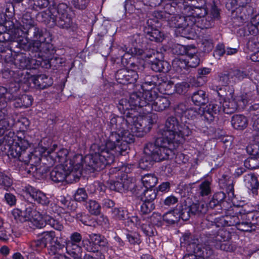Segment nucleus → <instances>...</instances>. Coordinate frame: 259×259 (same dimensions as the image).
Returning <instances> with one entry per match:
<instances>
[{"label": "nucleus", "mask_w": 259, "mask_h": 259, "mask_svg": "<svg viewBox=\"0 0 259 259\" xmlns=\"http://www.w3.org/2000/svg\"><path fill=\"white\" fill-rule=\"evenodd\" d=\"M213 245L216 248L220 247L221 250L226 251H233L236 248V244L226 241L221 243L214 244Z\"/></svg>", "instance_id": "nucleus-56"}, {"label": "nucleus", "mask_w": 259, "mask_h": 259, "mask_svg": "<svg viewBox=\"0 0 259 259\" xmlns=\"http://www.w3.org/2000/svg\"><path fill=\"white\" fill-rule=\"evenodd\" d=\"M200 5H195V25L201 29L208 28L211 26V20H207V11L206 7V0H195Z\"/></svg>", "instance_id": "nucleus-12"}, {"label": "nucleus", "mask_w": 259, "mask_h": 259, "mask_svg": "<svg viewBox=\"0 0 259 259\" xmlns=\"http://www.w3.org/2000/svg\"><path fill=\"white\" fill-rule=\"evenodd\" d=\"M184 117L188 119L185 121L186 124H187L189 127L192 126L194 121V110L193 108L188 109L184 112Z\"/></svg>", "instance_id": "nucleus-58"}, {"label": "nucleus", "mask_w": 259, "mask_h": 259, "mask_svg": "<svg viewBox=\"0 0 259 259\" xmlns=\"http://www.w3.org/2000/svg\"><path fill=\"white\" fill-rule=\"evenodd\" d=\"M69 9L64 4H60L57 7V25L61 28L68 29L72 25V21L68 14Z\"/></svg>", "instance_id": "nucleus-15"}, {"label": "nucleus", "mask_w": 259, "mask_h": 259, "mask_svg": "<svg viewBox=\"0 0 259 259\" xmlns=\"http://www.w3.org/2000/svg\"><path fill=\"white\" fill-rule=\"evenodd\" d=\"M123 51L125 52V53L131 54L132 56H137L141 57L143 59L144 54L145 51L143 50L138 48L137 47L128 49L126 47L123 48Z\"/></svg>", "instance_id": "nucleus-54"}, {"label": "nucleus", "mask_w": 259, "mask_h": 259, "mask_svg": "<svg viewBox=\"0 0 259 259\" xmlns=\"http://www.w3.org/2000/svg\"><path fill=\"white\" fill-rule=\"evenodd\" d=\"M181 241L182 244H184L187 252H191L192 249H194V242L193 239V236L190 233H185Z\"/></svg>", "instance_id": "nucleus-47"}, {"label": "nucleus", "mask_w": 259, "mask_h": 259, "mask_svg": "<svg viewBox=\"0 0 259 259\" xmlns=\"http://www.w3.org/2000/svg\"><path fill=\"white\" fill-rule=\"evenodd\" d=\"M32 213L31 208H27L25 211H22L18 208L14 209L12 211V214L18 223H24L30 220V215Z\"/></svg>", "instance_id": "nucleus-21"}, {"label": "nucleus", "mask_w": 259, "mask_h": 259, "mask_svg": "<svg viewBox=\"0 0 259 259\" xmlns=\"http://www.w3.org/2000/svg\"><path fill=\"white\" fill-rule=\"evenodd\" d=\"M86 207L91 214L97 215L100 213L101 206L95 200H89L87 203Z\"/></svg>", "instance_id": "nucleus-48"}, {"label": "nucleus", "mask_w": 259, "mask_h": 259, "mask_svg": "<svg viewBox=\"0 0 259 259\" xmlns=\"http://www.w3.org/2000/svg\"><path fill=\"white\" fill-rule=\"evenodd\" d=\"M67 253L74 259H81L82 256V247L80 244L65 247Z\"/></svg>", "instance_id": "nucleus-37"}, {"label": "nucleus", "mask_w": 259, "mask_h": 259, "mask_svg": "<svg viewBox=\"0 0 259 259\" xmlns=\"http://www.w3.org/2000/svg\"><path fill=\"white\" fill-rule=\"evenodd\" d=\"M141 95L140 93L133 92L130 95L129 99L122 98L120 100L117 105L119 111L125 115L126 113L128 112L134 113V115L138 116V114L135 112L134 108H143V106H141V105H138V104H135V102L136 101L138 102L139 101L140 103L143 102V99L140 97Z\"/></svg>", "instance_id": "nucleus-9"}, {"label": "nucleus", "mask_w": 259, "mask_h": 259, "mask_svg": "<svg viewBox=\"0 0 259 259\" xmlns=\"http://www.w3.org/2000/svg\"><path fill=\"white\" fill-rule=\"evenodd\" d=\"M141 181L146 188H151L155 186L158 179L154 174H147L142 177Z\"/></svg>", "instance_id": "nucleus-40"}, {"label": "nucleus", "mask_w": 259, "mask_h": 259, "mask_svg": "<svg viewBox=\"0 0 259 259\" xmlns=\"http://www.w3.org/2000/svg\"><path fill=\"white\" fill-rule=\"evenodd\" d=\"M230 238V233L225 229L219 230L215 238H212V240L209 242L211 245L216 243H221L225 242ZM205 243H199L195 247V259H205L210 257L213 254V250Z\"/></svg>", "instance_id": "nucleus-8"}, {"label": "nucleus", "mask_w": 259, "mask_h": 259, "mask_svg": "<svg viewBox=\"0 0 259 259\" xmlns=\"http://www.w3.org/2000/svg\"><path fill=\"white\" fill-rule=\"evenodd\" d=\"M126 84H134L139 77V75L135 70L126 69Z\"/></svg>", "instance_id": "nucleus-55"}, {"label": "nucleus", "mask_w": 259, "mask_h": 259, "mask_svg": "<svg viewBox=\"0 0 259 259\" xmlns=\"http://www.w3.org/2000/svg\"><path fill=\"white\" fill-rule=\"evenodd\" d=\"M55 237V234L54 232H45L42 234V237L39 239L41 243V245L45 248L49 242L53 240Z\"/></svg>", "instance_id": "nucleus-50"}, {"label": "nucleus", "mask_w": 259, "mask_h": 259, "mask_svg": "<svg viewBox=\"0 0 259 259\" xmlns=\"http://www.w3.org/2000/svg\"><path fill=\"white\" fill-rule=\"evenodd\" d=\"M4 110H0V136L3 135L6 131L9 130L11 124L8 118L6 117Z\"/></svg>", "instance_id": "nucleus-39"}, {"label": "nucleus", "mask_w": 259, "mask_h": 259, "mask_svg": "<svg viewBox=\"0 0 259 259\" xmlns=\"http://www.w3.org/2000/svg\"><path fill=\"white\" fill-rule=\"evenodd\" d=\"M53 79L51 77L45 74L37 75L33 79V83L39 89H44L53 84Z\"/></svg>", "instance_id": "nucleus-23"}, {"label": "nucleus", "mask_w": 259, "mask_h": 259, "mask_svg": "<svg viewBox=\"0 0 259 259\" xmlns=\"http://www.w3.org/2000/svg\"><path fill=\"white\" fill-rule=\"evenodd\" d=\"M154 208L153 202L143 201L140 207V212L142 214H147L151 212Z\"/></svg>", "instance_id": "nucleus-57"}, {"label": "nucleus", "mask_w": 259, "mask_h": 259, "mask_svg": "<svg viewBox=\"0 0 259 259\" xmlns=\"http://www.w3.org/2000/svg\"><path fill=\"white\" fill-rule=\"evenodd\" d=\"M250 112L252 115L253 130L257 133L254 135L259 139V104L252 105L251 107ZM258 142H259V141Z\"/></svg>", "instance_id": "nucleus-27"}, {"label": "nucleus", "mask_w": 259, "mask_h": 259, "mask_svg": "<svg viewBox=\"0 0 259 259\" xmlns=\"http://www.w3.org/2000/svg\"><path fill=\"white\" fill-rule=\"evenodd\" d=\"M89 237V239H84L82 240V246L88 252H97L98 246H104L107 244L104 237L99 234H93L90 235Z\"/></svg>", "instance_id": "nucleus-14"}, {"label": "nucleus", "mask_w": 259, "mask_h": 259, "mask_svg": "<svg viewBox=\"0 0 259 259\" xmlns=\"http://www.w3.org/2000/svg\"><path fill=\"white\" fill-rule=\"evenodd\" d=\"M191 131L188 125H183L177 118L168 117L165 122L164 129L158 132L155 143H149L144 147V156L140 160L141 168L150 167L153 162H159L169 158L174 154V144L182 142L184 136H188Z\"/></svg>", "instance_id": "nucleus-1"}, {"label": "nucleus", "mask_w": 259, "mask_h": 259, "mask_svg": "<svg viewBox=\"0 0 259 259\" xmlns=\"http://www.w3.org/2000/svg\"><path fill=\"white\" fill-rule=\"evenodd\" d=\"M18 26L19 28L15 32L18 33L21 37L26 36V39L39 44L40 47L46 45L45 35L42 30L35 26L34 20L29 13L23 14L21 22Z\"/></svg>", "instance_id": "nucleus-6"}, {"label": "nucleus", "mask_w": 259, "mask_h": 259, "mask_svg": "<svg viewBox=\"0 0 259 259\" xmlns=\"http://www.w3.org/2000/svg\"><path fill=\"white\" fill-rule=\"evenodd\" d=\"M157 192L158 191L153 188H146L141 195V200L142 201L153 202L157 196Z\"/></svg>", "instance_id": "nucleus-42"}, {"label": "nucleus", "mask_w": 259, "mask_h": 259, "mask_svg": "<svg viewBox=\"0 0 259 259\" xmlns=\"http://www.w3.org/2000/svg\"><path fill=\"white\" fill-rule=\"evenodd\" d=\"M127 142L119 133L110 134L105 144H94L91 148L94 152L85 156V167L90 172L100 171L114 161L115 154L123 155L128 149Z\"/></svg>", "instance_id": "nucleus-3"}, {"label": "nucleus", "mask_w": 259, "mask_h": 259, "mask_svg": "<svg viewBox=\"0 0 259 259\" xmlns=\"http://www.w3.org/2000/svg\"><path fill=\"white\" fill-rule=\"evenodd\" d=\"M190 85L186 82L178 83L175 85V90L179 94L186 93L190 88Z\"/></svg>", "instance_id": "nucleus-62"}, {"label": "nucleus", "mask_w": 259, "mask_h": 259, "mask_svg": "<svg viewBox=\"0 0 259 259\" xmlns=\"http://www.w3.org/2000/svg\"><path fill=\"white\" fill-rule=\"evenodd\" d=\"M126 69H121L117 71L115 78L117 81L122 84H126Z\"/></svg>", "instance_id": "nucleus-59"}, {"label": "nucleus", "mask_w": 259, "mask_h": 259, "mask_svg": "<svg viewBox=\"0 0 259 259\" xmlns=\"http://www.w3.org/2000/svg\"><path fill=\"white\" fill-rule=\"evenodd\" d=\"M112 217L117 220H124L127 217L126 211L121 208H114L112 210Z\"/></svg>", "instance_id": "nucleus-51"}, {"label": "nucleus", "mask_w": 259, "mask_h": 259, "mask_svg": "<svg viewBox=\"0 0 259 259\" xmlns=\"http://www.w3.org/2000/svg\"><path fill=\"white\" fill-rule=\"evenodd\" d=\"M87 198V193L83 188H79L74 194V199L77 201H84Z\"/></svg>", "instance_id": "nucleus-64"}, {"label": "nucleus", "mask_w": 259, "mask_h": 259, "mask_svg": "<svg viewBox=\"0 0 259 259\" xmlns=\"http://www.w3.org/2000/svg\"><path fill=\"white\" fill-rule=\"evenodd\" d=\"M210 72L211 69L209 68H199L197 70V82H195V85L200 86L204 84L206 82L205 76L210 73Z\"/></svg>", "instance_id": "nucleus-46"}, {"label": "nucleus", "mask_w": 259, "mask_h": 259, "mask_svg": "<svg viewBox=\"0 0 259 259\" xmlns=\"http://www.w3.org/2000/svg\"><path fill=\"white\" fill-rule=\"evenodd\" d=\"M19 63L16 62V64H19V68L22 69H24L27 68H30V64L34 60H29L26 58L25 56H22L17 60Z\"/></svg>", "instance_id": "nucleus-61"}, {"label": "nucleus", "mask_w": 259, "mask_h": 259, "mask_svg": "<svg viewBox=\"0 0 259 259\" xmlns=\"http://www.w3.org/2000/svg\"><path fill=\"white\" fill-rule=\"evenodd\" d=\"M151 68L155 72H168L169 70V64L166 61H162L157 58L151 61Z\"/></svg>", "instance_id": "nucleus-29"}, {"label": "nucleus", "mask_w": 259, "mask_h": 259, "mask_svg": "<svg viewBox=\"0 0 259 259\" xmlns=\"http://www.w3.org/2000/svg\"><path fill=\"white\" fill-rule=\"evenodd\" d=\"M244 183L245 186L251 190L253 194H257V190L259 188V182L254 174L249 173L245 175Z\"/></svg>", "instance_id": "nucleus-20"}, {"label": "nucleus", "mask_w": 259, "mask_h": 259, "mask_svg": "<svg viewBox=\"0 0 259 259\" xmlns=\"http://www.w3.org/2000/svg\"><path fill=\"white\" fill-rule=\"evenodd\" d=\"M57 203L64 213L74 211L76 206L74 202L67 200L65 197L61 196L57 199Z\"/></svg>", "instance_id": "nucleus-24"}, {"label": "nucleus", "mask_w": 259, "mask_h": 259, "mask_svg": "<svg viewBox=\"0 0 259 259\" xmlns=\"http://www.w3.org/2000/svg\"><path fill=\"white\" fill-rule=\"evenodd\" d=\"M27 249L26 251L28 253L27 255V258H29V256H33V253L34 251L40 252L42 249L45 248L43 245H41V243L39 239L33 240L29 242L27 244Z\"/></svg>", "instance_id": "nucleus-35"}, {"label": "nucleus", "mask_w": 259, "mask_h": 259, "mask_svg": "<svg viewBox=\"0 0 259 259\" xmlns=\"http://www.w3.org/2000/svg\"><path fill=\"white\" fill-rule=\"evenodd\" d=\"M1 28L2 30L4 32H6L8 30L13 33L15 38L17 39V41H20L22 40L21 36L18 35V33L15 32V30L19 28V26L14 24L13 22L10 21L6 22L5 26L2 25H0V29Z\"/></svg>", "instance_id": "nucleus-41"}, {"label": "nucleus", "mask_w": 259, "mask_h": 259, "mask_svg": "<svg viewBox=\"0 0 259 259\" xmlns=\"http://www.w3.org/2000/svg\"><path fill=\"white\" fill-rule=\"evenodd\" d=\"M231 124L234 128L242 130L247 127L248 121L244 115L236 114L232 116Z\"/></svg>", "instance_id": "nucleus-25"}, {"label": "nucleus", "mask_w": 259, "mask_h": 259, "mask_svg": "<svg viewBox=\"0 0 259 259\" xmlns=\"http://www.w3.org/2000/svg\"><path fill=\"white\" fill-rule=\"evenodd\" d=\"M243 219L247 220L248 221L252 222V224L259 223V212H249L247 214H243Z\"/></svg>", "instance_id": "nucleus-60"}, {"label": "nucleus", "mask_w": 259, "mask_h": 259, "mask_svg": "<svg viewBox=\"0 0 259 259\" xmlns=\"http://www.w3.org/2000/svg\"><path fill=\"white\" fill-rule=\"evenodd\" d=\"M146 37L151 41L161 42L163 40L164 35L159 30L155 29L146 31Z\"/></svg>", "instance_id": "nucleus-43"}, {"label": "nucleus", "mask_w": 259, "mask_h": 259, "mask_svg": "<svg viewBox=\"0 0 259 259\" xmlns=\"http://www.w3.org/2000/svg\"><path fill=\"white\" fill-rule=\"evenodd\" d=\"M179 210L180 208L176 207L172 210L165 213L163 215V221L168 224L177 223L180 220V215H179Z\"/></svg>", "instance_id": "nucleus-30"}, {"label": "nucleus", "mask_w": 259, "mask_h": 259, "mask_svg": "<svg viewBox=\"0 0 259 259\" xmlns=\"http://www.w3.org/2000/svg\"><path fill=\"white\" fill-rule=\"evenodd\" d=\"M13 99V96L8 92L7 88L0 86V110H5L7 101Z\"/></svg>", "instance_id": "nucleus-33"}, {"label": "nucleus", "mask_w": 259, "mask_h": 259, "mask_svg": "<svg viewBox=\"0 0 259 259\" xmlns=\"http://www.w3.org/2000/svg\"><path fill=\"white\" fill-rule=\"evenodd\" d=\"M90 0H72V4L75 9L84 10L87 8Z\"/></svg>", "instance_id": "nucleus-63"}, {"label": "nucleus", "mask_w": 259, "mask_h": 259, "mask_svg": "<svg viewBox=\"0 0 259 259\" xmlns=\"http://www.w3.org/2000/svg\"><path fill=\"white\" fill-rule=\"evenodd\" d=\"M230 83H235L247 77V75L243 71L234 70L229 71Z\"/></svg>", "instance_id": "nucleus-44"}, {"label": "nucleus", "mask_w": 259, "mask_h": 259, "mask_svg": "<svg viewBox=\"0 0 259 259\" xmlns=\"http://www.w3.org/2000/svg\"><path fill=\"white\" fill-rule=\"evenodd\" d=\"M130 221L137 227L140 228L147 236L152 237L157 234L154 226L151 224L149 220H146V217L139 219L137 216H133L131 218Z\"/></svg>", "instance_id": "nucleus-16"}, {"label": "nucleus", "mask_w": 259, "mask_h": 259, "mask_svg": "<svg viewBox=\"0 0 259 259\" xmlns=\"http://www.w3.org/2000/svg\"><path fill=\"white\" fill-rule=\"evenodd\" d=\"M64 247V245L56 241L48 248V253L51 256L55 259L64 255L61 253Z\"/></svg>", "instance_id": "nucleus-32"}, {"label": "nucleus", "mask_w": 259, "mask_h": 259, "mask_svg": "<svg viewBox=\"0 0 259 259\" xmlns=\"http://www.w3.org/2000/svg\"><path fill=\"white\" fill-rule=\"evenodd\" d=\"M29 146V144L27 140L20 139L17 142H13L9 147L8 151L9 155L18 158L19 161L27 165L26 170L29 174L34 175L35 173L37 174L39 172L37 165L39 164L42 155L50 156L56 162L65 164L67 161H72L73 166L75 165L74 161L75 158L73 159L67 158L68 151L66 149H60L57 153H55L53 150L57 146L56 145H54L53 148L50 149L38 146L32 152H30L27 151Z\"/></svg>", "instance_id": "nucleus-2"}, {"label": "nucleus", "mask_w": 259, "mask_h": 259, "mask_svg": "<svg viewBox=\"0 0 259 259\" xmlns=\"http://www.w3.org/2000/svg\"><path fill=\"white\" fill-rule=\"evenodd\" d=\"M159 79L157 76H152L147 77L145 79L144 82L141 85V88L143 92L139 91L136 93H140L142 95L140 96L141 98L144 99L146 98V95L148 93L151 92H156L154 88L158 85Z\"/></svg>", "instance_id": "nucleus-18"}, {"label": "nucleus", "mask_w": 259, "mask_h": 259, "mask_svg": "<svg viewBox=\"0 0 259 259\" xmlns=\"http://www.w3.org/2000/svg\"><path fill=\"white\" fill-rule=\"evenodd\" d=\"M197 45L204 52H209L213 48L212 40L208 36L203 37L200 42H197Z\"/></svg>", "instance_id": "nucleus-49"}, {"label": "nucleus", "mask_w": 259, "mask_h": 259, "mask_svg": "<svg viewBox=\"0 0 259 259\" xmlns=\"http://www.w3.org/2000/svg\"><path fill=\"white\" fill-rule=\"evenodd\" d=\"M44 221L46 224L49 225L56 230L60 231L64 228L63 224L58 220L55 219L49 215L44 217Z\"/></svg>", "instance_id": "nucleus-45"}, {"label": "nucleus", "mask_w": 259, "mask_h": 259, "mask_svg": "<svg viewBox=\"0 0 259 259\" xmlns=\"http://www.w3.org/2000/svg\"><path fill=\"white\" fill-rule=\"evenodd\" d=\"M188 197L185 200V207L182 205H178L176 207L180 208L179 210V215L180 219H181L183 221H187L189 219L191 214H193V209L194 208V203L193 199L194 198V195L192 191L193 188L190 187L187 188Z\"/></svg>", "instance_id": "nucleus-13"}, {"label": "nucleus", "mask_w": 259, "mask_h": 259, "mask_svg": "<svg viewBox=\"0 0 259 259\" xmlns=\"http://www.w3.org/2000/svg\"><path fill=\"white\" fill-rule=\"evenodd\" d=\"M226 99L224 101L222 106L223 112L226 114H231L234 112L242 102L243 105L247 103V101L243 98L240 99V97L234 96V90L230 88L226 94Z\"/></svg>", "instance_id": "nucleus-10"}, {"label": "nucleus", "mask_w": 259, "mask_h": 259, "mask_svg": "<svg viewBox=\"0 0 259 259\" xmlns=\"http://www.w3.org/2000/svg\"><path fill=\"white\" fill-rule=\"evenodd\" d=\"M12 180L10 177L0 171V185L7 190L12 186Z\"/></svg>", "instance_id": "nucleus-52"}, {"label": "nucleus", "mask_w": 259, "mask_h": 259, "mask_svg": "<svg viewBox=\"0 0 259 259\" xmlns=\"http://www.w3.org/2000/svg\"><path fill=\"white\" fill-rule=\"evenodd\" d=\"M191 17V16L184 17L179 15L173 16L169 20L168 24L170 27L175 28L176 29H180L186 25V23Z\"/></svg>", "instance_id": "nucleus-26"}, {"label": "nucleus", "mask_w": 259, "mask_h": 259, "mask_svg": "<svg viewBox=\"0 0 259 259\" xmlns=\"http://www.w3.org/2000/svg\"><path fill=\"white\" fill-rule=\"evenodd\" d=\"M135 104L140 105V102L136 101ZM170 104L168 97L158 96L157 92H151L148 93L146 95V98L143 99V102H141V106H143L144 112L150 113L153 110L157 112L166 110L169 107Z\"/></svg>", "instance_id": "nucleus-7"}, {"label": "nucleus", "mask_w": 259, "mask_h": 259, "mask_svg": "<svg viewBox=\"0 0 259 259\" xmlns=\"http://www.w3.org/2000/svg\"><path fill=\"white\" fill-rule=\"evenodd\" d=\"M50 4L49 0H28V8L35 11H39L47 8Z\"/></svg>", "instance_id": "nucleus-34"}, {"label": "nucleus", "mask_w": 259, "mask_h": 259, "mask_svg": "<svg viewBox=\"0 0 259 259\" xmlns=\"http://www.w3.org/2000/svg\"><path fill=\"white\" fill-rule=\"evenodd\" d=\"M206 101L205 93L203 91H195V112L198 113V109L200 107H205Z\"/></svg>", "instance_id": "nucleus-36"}, {"label": "nucleus", "mask_w": 259, "mask_h": 259, "mask_svg": "<svg viewBox=\"0 0 259 259\" xmlns=\"http://www.w3.org/2000/svg\"><path fill=\"white\" fill-rule=\"evenodd\" d=\"M146 220H149V221L154 226H161L162 224L163 216L158 213H153L150 217H146Z\"/></svg>", "instance_id": "nucleus-53"}, {"label": "nucleus", "mask_w": 259, "mask_h": 259, "mask_svg": "<svg viewBox=\"0 0 259 259\" xmlns=\"http://www.w3.org/2000/svg\"><path fill=\"white\" fill-rule=\"evenodd\" d=\"M83 169L89 173H91L85 167V158L82 164L76 163L73 166L72 161H67L65 164H61L55 166L50 173V178L56 183L66 181L68 183L76 182L81 175Z\"/></svg>", "instance_id": "nucleus-5"}, {"label": "nucleus", "mask_w": 259, "mask_h": 259, "mask_svg": "<svg viewBox=\"0 0 259 259\" xmlns=\"http://www.w3.org/2000/svg\"><path fill=\"white\" fill-rule=\"evenodd\" d=\"M220 100H221L220 99ZM223 103L221 101L212 103L205 107H200L198 111V114H199L202 119L208 123L212 121L215 117V115L223 112Z\"/></svg>", "instance_id": "nucleus-11"}, {"label": "nucleus", "mask_w": 259, "mask_h": 259, "mask_svg": "<svg viewBox=\"0 0 259 259\" xmlns=\"http://www.w3.org/2000/svg\"><path fill=\"white\" fill-rule=\"evenodd\" d=\"M130 183L125 179H121L120 181L111 182L110 189L117 192H122L128 189Z\"/></svg>", "instance_id": "nucleus-31"}, {"label": "nucleus", "mask_w": 259, "mask_h": 259, "mask_svg": "<svg viewBox=\"0 0 259 259\" xmlns=\"http://www.w3.org/2000/svg\"><path fill=\"white\" fill-rule=\"evenodd\" d=\"M193 18V17H191L186 23V25L183 26L180 29H175V34L177 36L193 39L194 36V21L192 20Z\"/></svg>", "instance_id": "nucleus-19"}, {"label": "nucleus", "mask_w": 259, "mask_h": 259, "mask_svg": "<svg viewBox=\"0 0 259 259\" xmlns=\"http://www.w3.org/2000/svg\"><path fill=\"white\" fill-rule=\"evenodd\" d=\"M240 217L241 220H244L243 214H242V213L240 212L239 214L236 215H227L222 217L220 219V221L223 226H236L237 227L240 221Z\"/></svg>", "instance_id": "nucleus-22"}, {"label": "nucleus", "mask_w": 259, "mask_h": 259, "mask_svg": "<svg viewBox=\"0 0 259 259\" xmlns=\"http://www.w3.org/2000/svg\"><path fill=\"white\" fill-rule=\"evenodd\" d=\"M155 117L154 114L137 116L134 113H126V119L123 116L112 115L108 126L113 133H119L127 142H134L135 136L143 137L150 131Z\"/></svg>", "instance_id": "nucleus-4"}, {"label": "nucleus", "mask_w": 259, "mask_h": 259, "mask_svg": "<svg viewBox=\"0 0 259 259\" xmlns=\"http://www.w3.org/2000/svg\"><path fill=\"white\" fill-rule=\"evenodd\" d=\"M194 62L193 60L190 61L188 59H176L172 62L174 67H179L180 69H188L193 67Z\"/></svg>", "instance_id": "nucleus-38"}, {"label": "nucleus", "mask_w": 259, "mask_h": 259, "mask_svg": "<svg viewBox=\"0 0 259 259\" xmlns=\"http://www.w3.org/2000/svg\"><path fill=\"white\" fill-rule=\"evenodd\" d=\"M25 192L26 195L30 196L34 201L42 205H47L50 203V200L46 194L34 187L30 186L26 187Z\"/></svg>", "instance_id": "nucleus-17"}, {"label": "nucleus", "mask_w": 259, "mask_h": 259, "mask_svg": "<svg viewBox=\"0 0 259 259\" xmlns=\"http://www.w3.org/2000/svg\"><path fill=\"white\" fill-rule=\"evenodd\" d=\"M12 100H15L14 105L16 108H27L32 105L33 101L32 96L26 94Z\"/></svg>", "instance_id": "nucleus-28"}]
</instances>
